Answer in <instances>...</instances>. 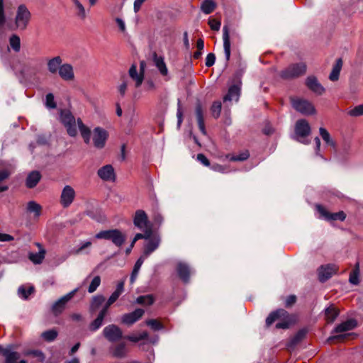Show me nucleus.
Here are the masks:
<instances>
[{
    "mask_svg": "<svg viewBox=\"0 0 363 363\" xmlns=\"http://www.w3.org/2000/svg\"><path fill=\"white\" fill-rule=\"evenodd\" d=\"M95 238L110 240L118 247L123 245L126 239L125 235L118 229L101 230L96 234Z\"/></svg>",
    "mask_w": 363,
    "mask_h": 363,
    "instance_id": "3",
    "label": "nucleus"
},
{
    "mask_svg": "<svg viewBox=\"0 0 363 363\" xmlns=\"http://www.w3.org/2000/svg\"><path fill=\"white\" fill-rule=\"evenodd\" d=\"M36 245L39 247V251L38 252L33 253L30 252L28 255L29 259L34 264H38L43 262L45 255V250L42 247L40 243H36Z\"/></svg>",
    "mask_w": 363,
    "mask_h": 363,
    "instance_id": "26",
    "label": "nucleus"
},
{
    "mask_svg": "<svg viewBox=\"0 0 363 363\" xmlns=\"http://www.w3.org/2000/svg\"><path fill=\"white\" fill-rule=\"evenodd\" d=\"M291 103L294 108L303 115H313L316 112L313 104L306 99L296 98L292 99Z\"/></svg>",
    "mask_w": 363,
    "mask_h": 363,
    "instance_id": "6",
    "label": "nucleus"
},
{
    "mask_svg": "<svg viewBox=\"0 0 363 363\" xmlns=\"http://www.w3.org/2000/svg\"><path fill=\"white\" fill-rule=\"evenodd\" d=\"M197 160L206 167H208L210 165L209 160L203 154H198Z\"/></svg>",
    "mask_w": 363,
    "mask_h": 363,
    "instance_id": "60",
    "label": "nucleus"
},
{
    "mask_svg": "<svg viewBox=\"0 0 363 363\" xmlns=\"http://www.w3.org/2000/svg\"><path fill=\"white\" fill-rule=\"evenodd\" d=\"M316 210L320 213L321 218L326 220L330 221L339 220L343 221L346 218V215L343 211L330 213L321 205H316Z\"/></svg>",
    "mask_w": 363,
    "mask_h": 363,
    "instance_id": "12",
    "label": "nucleus"
},
{
    "mask_svg": "<svg viewBox=\"0 0 363 363\" xmlns=\"http://www.w3.org/2000/svg\"><path fill=\"white\" fill-rule=\"evenodd\" d=\"M221 102L215 101L211 106V112L215 118H218L221 111Z\"/></svg>",
    "mask_w": 363,
    "mask_h": 363,
    "instance_id": "47",
    "label": "nucleus"
},
{
    "mask_svg": "<svg viewBox=\"0 0 363 363\" xmlns=\"http://www.w3.org/2000/svg\"><path fill=\"white\" fill-rule=\"evenodd\" d=\"M106 315L104 312H99L97 317L89 324V329L91 332L98 330L103 325Z\"/></svg>",
    "mask_w": 363,
    "mask_h": 363,
    "instance_id": "31",
    "label": "nucleus"
},
{
    "mask_svg": "<svg viewBox=\"0 0 363 363\" xmlns=\"http://www.w3.org/2000/svg\"><path fill=\"white\" fill-rule=\"evenodd\" d=\"M250 156V154L247 151H244L240 153L238 155L235 156H227V158H229L230 161H244L247 160Z\"/></svg>",
    "mask_w": 363,
    "mask_h": 363,
    "instance_id": "48",
    "label": "nucleus"
},
{
    "mask_svg": "<svg viewBox=\"0 0 363 363\" xmlns=\"http://www.w3.org/2000/svg\"><path fill=\"white\" fill-rule=\"evenodd\" d=\"M307 330L306 329H301L299 331L297 332V333L294 335V337L292 339V344L296 345L298 342H300L306 335Z\"/></svg>",
    "mask_w": 363,
    "mask_h": 363,
    "instance_id": "51",
    "label": "nucleus"
},
{
    "mask_svg": "<svg viewBox=\"0 0 363 363\" xmlns=\"http://www.w3.org/2000/svg\"><path fill=\"white\" fill-rule=\"evenodd\" d=\"M144 231V233H137L136 234V239H145L147 241L150 240V239L152 237V227L150 225H148L147 227L145 228V229L143 230Z\"/></svg>",
    "mask_w": 363,
    "mask_h": 363,
    "instance_id": "44",
    "label": "nucleus"
},
{
    "mask_svg": "<svg viewBox=\"0 0 363 363\" xmlns=\"http://www.w3.org/2000/svg\"><path fill=\"white\" fill-rule=\"evenodd\" d=\"M57 334L58 333H57V330L52 329V330H46V331L43 332L41 334V337L47 342H52L54 340H55V338L57 336Z\"/></svg>",
    "mask_w": 363,
    "mask_h": 363,
    "instance_id": "43",
    "label": "nucleus"
},
{
    "mask_svg": "<svg viewBox=\"0 0 363 363\" xmlns=\"http://www.w3.org/2000/svg\"><path fill=\"white\" fill-rule=\"evenodd\" d=\"M296 301V296L295 295L288 296L284 301V305L286 307L292 306Z\"/></svg>",
    "mask_w": 363,
    "mask_h": 363,
    "instance_id": "57",
    "label": "nucleus"
},
{
    "mask_svg": "<svg viewBox=\"0 0 363 363\" xmlns=\"http://www.w3.org/2000/svg\"><path fill=\"white\" fill-rule=\"evenodd\" d=\"M145 311L141 308L135 309L134 311L125 313L121 317V322L128 325H131L140 320L143 315Z\"/></svg>",
    "mask_w": 363,
    "mask_h": 363,
    "instance_id": "14",
    "label": "nucleus"
},
{
    "mask_svg": "<svg viewBox=\"0 0 363 363\" xmlns=\"http://www.w3.org/2000/svg\"><path fill=\"white\" fill-rule=\"evenodd\" d=\"M148 337V333L147 332H143L138 335H127L125 338L129 341L133 342H138L140 340H145Z\"/></svg>",
    "mask_w": 363,
    "mask_h": 363,
    "instance_id": "45",
    "label": "nucleus"
},
{
    "mask_svg": "<svg viewBox=\"0 0 363 363\" xmlns=\"http://www.w3.org/2000/svg\"><path fill=\"white\" fill-rule=\"evenodd\" d=\"M325 319L328 323H333L339 315V311L333 306H330L325 309Z\"/></svg>",
    "mask_w": 363,
    "mask_h": 363,
    "instance_id": "34",
    "label": "nucleus"
},
{
    "mask_svg": "<svg viewBox=\"0 0 363 363\" xmlns=\"http://www.w3.org/2000/svg\"><path fill=\"white\" fill-rule=\"evenodd\" d=\"M40 177V174L38 172L33 171L30 172L26 179V186L28 188H33L39 182Z\"/></svg>",
    "mask_w": 363,
    "mask_h": 363,
    "instance_id": "32",
    "label": "nucleus"
},
{
    "mask_svg": "<svg viewBox=\"0 0 363 363\" xmlns=\"http://www.w3.org/2000/svg\"><path fill=\"white\" fill-rule=\"evenodd\" d=\"M4 352L5 363H27L24 359L19 360L20 354L13 350L11 345H9Z\"/></svg>",
    "mask_w": 363,
    "mask_h": 363,
    "instance_id": "19",
    "label": "nucleus"
},
{
    "mask_svg": "<svg viewBox=\"0 0 363 363\" xmlns=\"http://www.w3.org/2000/svg\"><path fill=\"white\" fill-rule=\"evenodd\" d=\"M216 7V4L213 0H204L201 4V9L205 14H209Z\"/></svg>",
    "mask_w": 363,
    "mask_h": 363,
    "instance_id": "38",
    "label": "nucleus"
},
{
    "mask_svg": "<svg viewBox=\"0 0 363 363\" xmlns=\"http://www.w3.org/2000/svg\"><path fill=\"white\" fill-rule=\"evenodd\" d=\"M134 225L139 229L143 230L150 225L146 213L143 210H138L134 217Z\"/></svg>",
    "mask_w": 363,
    "mask_h": 363,
    "instance_id": "17",
    "label": "nucleus"
},
{
    "mask_svg": "<svg viewBox=\"0 0 363 363\" xmlns=\"http://www.w3.org/2000/svg\"><path fill=\"white\" fill-rule=\"evenodd\" d=\"M79 288H76L68 294L60 298L57 301H56L52 306V311L55 315H58L60 314L64 309L65 308V306L67 303L70 301L75 294L78 291Z\"/></svg>",
    "mask_w": 363,
    "mask_h": 363,
    "instance_id": "9",
    "label": "nucleus"
},
{
    "mask_svg": "<svg viewBox=\"0 0 363 363\" xmlns=\"http://www.w3.org/2000/svg\"><path fill=\"white\" fill-rule=\"evenodd\" d=\"M311 130V126L306 120H298L295 125L294 138L303 144L308 145L310 140L307 137L310 135Z\"/></svg>",
    "mask_w": 363,
    "mask_h": 363,
    "instance_id": "5",
    "label": "nucleus"
},
{
    "mask_svg": "<svg viewBox=\"0 0 363 363\" xmlns=\"http://www.w3.org/2000/svg\"><path fill=\"white\" fill-rule=\"evenodd\" d=\"M60 121L67 129V132L70 137H75L77 135V128L80 131L81 135L86 144H89L91 141V130L85 125L80 118L75 120L73 115L67 110H62L60 112Z\"/></svg>",
    "mask_w": 363,
    "mask_h": 363,
    "instance_id": "1",
    "label": "nucleus"
},
{
    "mask_svg": "<svg viewBox=\"0 0 363 363\" xmlns=\"http://www.w3.org/2000/svg\"><path fill=\"white\" fill-rule=\"evenodd\" d=\"M124 284H125V279L119 281L118 283V284H117L116 290L110 296L109 298L113 303L118 298V297L123 292V291H124Z\"/></svg>",
    "mask_w": 363,
    "mask_h": 363,
    "instance_id": "37",
    "label": "nucleus"
},
{
    "mask_svg": "<svg viewBox=\"0 0 363 363\" xmlns=\"http://www.w3.org/2000/svg\"><path fill=\"white\" fill-rule=\"evenodd\" d=\"M31 19V13L25 4H20L16 9L15 26L16 28L24 30Z\"/></svg>",
    "mask_w": 363,
    "mask_h": 363,
    "instance_id": "4",
    "label": "nucleus"
},
{
    "mask_svg": "<svg viewBox=\"0 0 363 363\" xmlns=\"http://www.w3.org/2000/svg\"><path fill=\"white\" fill-rule=\"evenodd\" d=\"M177 272L179 278L185 283L189 281L190 268L186 263L179 262L177 266Z\"/></svg>",
    "mask_w": 363,
    "mask_h": 363,
    "instance_id": "22",
    "label": "nucleus"
},
{
    "mask_svg": "<svg viewBox=\"0 0 363 363\" xmlns=\"http://www.w3.org/2000/svg\"><path fill=\"white\" fill-rule=\"evenodd\" d=\"M146 324L154 330H160L163 328L162 325L155 319H150L146 320Z\"/></svg>",
    "mask_w": 363,
    "mask_h": 363,
    "instance_id": "50",
    "label": "nucleus"
},
{
    "mask_svg": "<svg viewBox=\"0 0 363 363\" xmlns=\"http://www.w3.org/2000/svg\"><path fill=\"white\" fill-rule=\"evenodd\" d=\"M348 115L357 117L363 115V104L358 105L348 111Z\"/></svg>",
    "mask_w": 363,
    "mask_h": 363,
    "instance_id": "49",
    "label": "nucleus"
},
{
    "mask_svg": "<svg viewBox=\"0 0 363 363\" xmlns=\"http://www.w3.org/2000/svg\"><path fill=\"white\" fill-rule=\"evenodd\" d=\"M146 258L144 257L143 256H141L135 262V265H134V267H133V269L132 271V273H131V275H130V283L131 284H133L138 277V274L139 273V271L140 269V267L142 266V264H143L144 262V260Z\"/></svg>",
    "mask_w": 363,
    "mask_h": 363,
    "instance_id": "36",
    "label": "nucleus"
},
{
    "mask_svg": "<svg viewBox=\"0 0 363 363\" xmlns=\"http://www.w3.org/2000/svg\"><path fill=\"white\" fill-rule=\"evenodd\" d=\"M275 322L277 328L288 329L296 322V317L284 309H278L274 311V323Z\"/></svg>",
    "mask_w": 363,
    "mask_h": 363,
    "instance_id": "2",
    "label": "nucleus"
},
{
    "mask_svg": "<svg viewBox=\"0 0 363 363\" xmlns=\"http://www.w3.org/2000/svg\"><path fill=\"white\" fill-rule=\"evenodd\" d=\"M306 72V65L304 62H299L291 65L282 72L284 78H294L304 74Z\"/></svg>",
    "mask_w": 363,
    "mask_h": 363,
    "instance_id": "10",
    "label": "nucleus"
},
{
    "mask_svg": "<svg viewBox=\"0 0 363 363\" xmlns=\"http://www.w3.org/2000/svg\"><path fill=\"white\" fill-rule=\"evenodd\" d=\"M223 40L225 60L226 61H228L230 57V41L229 30L227 26H225L223 28Z\"/></svg>",
    "mask_w": 363,
    "mask_h": 363,
    "instance_id": "23",
    "label": "nucleus"
},
{
    "mask_svg": "<svg viewBox=\"0 0 363 363\" xmlns=\"http://www.w3.org/2000/svg\"><path fill=\"white\" fill-rule=\"evenodd\" d=\"M45 106L48 108H56V103L55 102L54 96L52 94L49 93L46 95Z\"/></svg>",
    "mask_w": 363,
    "mask_h": 363,
    "instance_id": "52",
    "label": "nucleus"
},
{
    "mask_svg": "<svg viewBox=\"0 0 363 363\" xmlns=\"http://www.w3.org/2000/svg\"><path fill=\"white\" fill-rule=\"evenodd\" d=\"M216 61V56L213 53H209L206 57L205 65L206 67H210L213 66Z\"/></svg>",
    "mask_w": 363,
    "mask_h": 363,
    "instance_id": "56",
    "label": "nucleus"
},
{
    "mask_svg": "<svg viewBox=\"0 0 363 363\" xmlns=\"http://www.w3.org/2000/svg\"><path fill=\"white\" fill-rule=\"evenodd\" d=\"M13 240V237L6 233H0V242H9Z\"/></svg>",
    "mask_w": 363,
    "mask_h": 363,
    "instance_id": "64",
    "label": "nucleus"
},
{
    "mask_svg": "<svg viewBox=\"0 0 363 363\" xmlns=\"http://www.w3.org/2000/svg\"><path fill=\"white\" fill-rule=\"evenodd\" d=\"M9 45L15 52H18L21 49L20 38L17 35H12L9 38Z\"/></svg>",
    "mask_w": 363,
    "mask_h": 363,
    "instance_id": "41",
    "label": "nucleus"
},
{
    "mask_svg": "<svg viewBox=\"0 0 363 363\" xmlns=\"http://www.w3.org/2000/svg\"><path fill=\"white\" fill-rule=\"evenodd\" d=\"M34 291L33 286H28L26 288L24 286H21L18 289V295L23 299H27L28 296Z\"/></svg>",
    "mask_w": 363,
    "mask_h": 363,
    "instance_id": "39",
    "label": "nucleus"
},
{
    "mask_svg": "<svg viewBox=\"0 0 363 363\" xmlns=\"http://www.w3.org/2000/svg\"><path fill=\"white\" fill-rule=\"evenodd\" d=\"M62 58L60 56L55 57L48 61V69L51 74L58 72L62 66Z\"/></svg>",
    "mask_w": 363,
    "mask_h": 363,
    "instance_id": "28",
    "label": "nucleus"
},
{
    "mask_svg": "<svg viewBox=\"0 0 363 363\" xmlns=\"http://www.w3.org/2000/svg\"><path fill=\"white\" fill-rule=\"evenodd\" d=\"M160 244V238L157 234H154L150 240L145 245L144 252L142 256L147 258L152 252L156 250Z\"/></svg>",
    "mask_w": 363,
    "mask_h": 363,
    "instance_id": "16",
    "label": "nucleus"
},
{
    "mask_svg": "<svg viewBox=\"0 0 363 363\" xmlns=\"http://www.w3.org/2000/svg\"><path fill=\"white\" fill-rule=\"evenodd\" d=\"M195 113H196L197 121H204L203 109H202V106L200 104H198L196 105Z\"/></svg>",
    "mask_w": 363,
    "mask_h": 363,
    "instance_id": "55",
    "label": "nucleus"
},
{
    "mask_svg": "<svg viewBox=\"0 0 363 363\" xmlns=\"http://www.w3.org/2000/svg\"><path fill=\"white\" fill-rule=\"evenodd\" d=\"M130 77L135 81L136 87H139L142 84L144 79V75L143 73H136Z\"/></svg>",
    "mask_w": 363,
    "mask_h": 363,
    "instance_id": "54",
    "label": "nucleus"
},
{
    "mask_svg": "<svg viewBox=\"0 0 363 363\" xmlns=\"http://www.w3.org/2000/svg\"><path fill=\"white\" fill-rule=\"evenodd\" d=\"M357 325V322L354 320H347L345 322H343L339 325H337L333 332L335 333H342L349 331L350 330L354 329Z\"/></svg>",
    "mask_w": 363,
    "mask_h": 363,
    "instance_id": "27",
    "label": "nucleus"
},
{
    "mask_svg": "<svg viewBox=\"0 0 363 363\" xmlns=\"http://www.w3.org/2000/svg\"><path fill=\"white\" fill-rule=\"evenodd\" d=\"M319 133L321 136L323 141L327 145H329L333 148H335V142L333 140V139L331 138L329 132L324 128L320 127L319 128Z\"/></svg>",
    "mask_w": 363,
    "mask_h": 363,
    "instance_id": "33",
    "label": "nucleus"
},
{
    "mask_svg": "<svg viewBox=\"0 0 363 363\" xmlns=\"http://www.w3.org/2000/svg\"><path fill=\"white\" fill-rule=\"evenodd\" d=\"M42 207L34 201H30L27 204V211L33 213L35 218H38L41 214Z\"/></svg>",
    "mask_w": 363,
    "mask_h": 363,
    "instance_id": "35",
    "label": "nucleus"
},
{
    "mask_svg": "<svg viewBox=\"0 0 363 363\" xmlns=\"http://www.w3.org/2000/svg\"><path fill=\"white\" fill-rule=\"evenodd\" d=\"M108 138V133L101 127H96L93 130L92 140L96 149H103Z\"/></svg>",
    "mask_w": 363,
    "mask_h": 363,
    "instance_id": "8",
    "label": "nucleus"
},
{
    "mask_svg": "<svg viewBox=\"0 0 363 363\" xmlns=\"http://www.w3.org/2000/svg\"><path fill=\"white\" fill-rule=\"evenodd\" d=\"M349 281L351 284L357 285L359 283V272L358 271H354L350 275Z\"/></svg>",
    "mask_w": 363,
    "mask_h": 363,
    "instance_id": "59",
    "label": "nucleus"
},
{
    "mask_svg": "<svg viewBox=\"0 0 363 363\" xmlns=\"http://www.w3.org/2000/svg\"><path fill=\"white\" fill-rule=\"evenodd\" d=\"M208 24L212 30L218 31L220 28L221 23L216 19H210Z\"/></svg>",
    "mask_w": 363,
    "mask_h": 363,
    "instance_id": "58",
    "label": "nucleus"
},
{
    "mask_svg": "<svg viewBox=\"0 0 363 363\" xmlns=\"http://www.w3.org/2000/svg\"><path fill=\"white\" fill-rule=\"evenodd\" d=\"M144 88L146 91H154L156 89V85L152 80L146 81Z\"/></svg>",
    "mask_w": 363,
    "mask_h": 363,
    "instance_id": "61",
    "label": "nucleus"
},
{
    "mask_svg": "<svg viewBox=\"0 0 363 363\" xmlns=\"http://www.w3.org/2000/svg\"><path fill=\"white\" fill-rule=\"evenodd\" d=\"M110 352L113 357L116 358H123L128 353V350L125 343H119L110 348Z\"/></svg>",
    "mask_w": 363,
    "mask_h": 363,
    "instance_id": "25",
    "label": "nucleus"
},
{
    "mask_svg": "<svg viewBox=\"0 0 363 363\" xmlns=\"http://www.w3.org/2000/svg\"><path fill=\"white\" fill-rule=\"evenodd\" d=\"M306 86L317 95H322L325 92V88L314 76H308L306 79Z\"/></svg>",
    "mask_w": 363,
    "mask_h": 363,
    "instance_id": "15",
    "label": "nucleus"
},
{
    "mask_svg": "<svg viewBox=\"0 0 363 363\" xmlns=\"http://www.w3.org/2000/svg\"><path fill=\"white\" fill-rule=\"evenodd\" d=\"M100 284H101L100 277L99 276L94 277L89 286V288H88L89 293H90V294L94 293L97 289V288L99 286Z\"/></svg>",
    "mask_w": 363,
    "mask_h": 363,
    "instance_id": "46",
    "label": "nucleus"
},
{
    "mask_svg": "<svg viewBox=\"0 0 363 363\" xmlns=\"http://www.w3.org/2000/svg\"><path fill=\"white\" fill-rule=\"evenodd\" d=\"M136 303L141 305H152L154 303L152 295L140 296L136 299Z\"/></svg>",
    "mask_w": 363,
    "mask_h": 363,
    "instance_id": "42",
    "label": "nucleus"
},
{
    "mask_svg": "<svg viewBox=\"0 0 363 363\" xmlns=\"http://www.w3.org/2000/svg\"><path fill=\"white\" fill-rule=\"evenodd\" d=\"M104 301H105V298L103 295L94 296L92 298V301L91 303V306H90L91 310L95 311V310L98 309L101 306V305L104 302Z\"/></svg>",
    "mask_w": 363,
    "mask_h": 363,
    "instance_id": "40",
    "label": "nucleus"
},
{
    "mask_svg": "<svg viewBox=\"0 0 363 363\" xmlns=\"http://www.w3.org/2000/svg\"><path fill=\"white\" fill-rule=\"evenodd\" d=\"M113 303V302L112 301H111V299L108 298V301H106V303H105V305L104 306L102 309L100 311V312H104V315H106V314L108 313L109 307Z\"/></svg>",
    "mask_w": 363,
    "mask_h": 363,
    "instance_id": "63",
    "label": "nucleus"
},
{
    "mask_svg": "<svg viewBox=\"0 0 363 363\" xmlns=\"http://www.w3.org/2000/svg\"><path fill=\"white\" fill-rule=\"evenodd\" d=\"M99 177L104 182H115L116 176L112 165L106 164L97 171Z\"/></svg>",
    "mask_w": 363,
    "mask_h": 363,
    "instance_id": "13",
    "label": "nucleus"
},
{
    "mask_svg": "<svg viewBox=\"0 0 363 363\" xmlns=\"http://www.w3.org/2000/svg\"><path fill=\"white\" fill-rule=\"evenodd\" d=\"M336 271L335 265L327 264L318 269V277L320 281L324 282L330 279Z\"/></svg>",
    "mask_w": 363,
    "mask_h": 363,
    "instance_id": "18",
    "label": "nucleus"
},
{
    "mask_svg": "<svg viewBox=\"0 0 363 363\" xmlns=\"http://www.w3.org/2000/svg\"><path fill=\"white\" fill-rule=\"evenodd\" d=\"M342 67V60L339 58L336 60L335 64L333 67L332 71L329 75L330 80L335 82L338 80L340 73Z\"/></svg>",
    "mask_w": 363,
    "mask_h": 363,
    "instance_id": "30",
    "label": "nucleus"
},
{
    "mask_svg": "<svg viewBox=\"0 0 363 363\" xmlns=\"http://www.w3.org/2000/svg\"><path fill=\"white\" fill-rule=\"evenodd\" d=\"M76 196L74 189L70 185H65L60 195V203L64 208L69 207Z\"/></svg>",
    "mask_w": 363,
    "mask_h": 363,
    "instance_id": "11",
    "label": "nucleus"
},
{
    "mask_svg": "<svg viewBox=\"0 0 363 363\" xmlns=\"http://www.w3.org/2000/svg\"><path fill=\"white\" fill-rule=\"evenodd\" d=\"M152 60L160 74L163 77H167L169 74V71L164 62V57L162 56H158L156 53H155L152 56Z\"/></svg>",
    "mask_w": 363,
    "mask_h": 363,
    "instance_id": "20",
    "label": "nucleus"
},
{
    "mask_svg": "<svg viewBox=\"0 0 363 363\" xmlns=\"http://www.w3.org/2000/svg\"><path fill=\"white\" fill-rule=\"evenodd\" d=\"M77 16L81 19L84 20L88 16L89 10H86L84 6L79 0H71Z\"/></svg>",
    "mask_w": 363,
    "mask_h": 363,
    "instance_id": "24",
    "label": "nucleus"
},
{
    "mask_svg": "<svg viewBox=\"0 0 363 363\" xmlns=\"http://www.w3.org/2000/svg\"><path fill=\"white\" fill-rule=\"evenodd\" d=\"M104 337L111 342L119 341L123 337L121 329L115 324H110L103 329Z\"/></svg>",
    "mask_w": 363,
    "mask_h": 363,
    "instance_id": "7",
    "label": "nucleus"
},
{
    "mask_svg": "<svg viewBox=\"0 0 363 363\" xmlns=\"http://www.w3.org/2000/svg\"><path fill=\"white\" fill-rule=\"evenodd\" d=\"M58 74L65 81H72L74 78L73 67L69 64H63L60 67Z\"/></svg>",
    "mask_w": 363,
    "mask_h": 363,
    "instance_id": "21",
    "label": "nucleus"
},
{
    "mask_svg": "<svg viewBox=\"0 0 363 363\" xmlns=\"http://www.w3.org/2000/svg\"><path fill=\"white\" fill-rule=\"evenodd\" d=\"M240 96V89L236 85L231 86L228 91V94L223 97V101H238Z\"/></svg>",
    "mask_w": 363,
    "mask_h": 363,
    "instance_id": "29",
    "label": "nucleus"
},
{
    "mask_svg": "<svg viewBox=\"0 0 363 363\" xmlns=\"http://www.w3.org/2000/svg\"><path fill=\"white\" fill-rule=\"evenodd\" d=\"M26 355H32L35 357H36L38 361L43 362L45 360V355L44 354L40 351V350H31L28 351L26 353Z\"/></svg>",
    "mask_w": 363,
    "mask_h": 363,
    "instance_id": "53",
    "label": "nucleus"
},
{
    "mask_svg": "<svg viewBox=\"0 0 363 363\" xmlns=\"http://www.w3.org/2000/svg\"><path fill=\"white\" fill-rule=\"evenodd\" d=\"M315 155L317 156L320 157L321 158H323L322 155L320 153V140L318 137H316L315 138Z\"/></svg>",
    "mask_w": 363,
    "mask_h": 363,
    "instance_id": "62",
    "label": "nucleus"
}]
</instances>
